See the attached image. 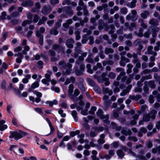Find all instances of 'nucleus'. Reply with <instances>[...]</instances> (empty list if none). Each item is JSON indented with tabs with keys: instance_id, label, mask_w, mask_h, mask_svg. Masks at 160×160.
Returning <instances> with one entry per match:
<instances>
[{
	"instance_id": "nucleus-1",
	"label": "nucleus",
	"mask_w": 160,
	"mask_h": 160,
	"mask_svg": "<svg viewBox=\"0 0 160 160\" xmlns=\"http://www.w3.org/2000/svg\"><path fill=\"white\" fill-rule=\"evenodd\" d=\"M58 67L62 70L63 75H68L72 70V65L69 63L66 64L64 61L62 60L59 62Z\"/></svg>"
},
{
	"instance_id": "nucleus-2",
	"label": "nucleus",
	"mask_w": 160,
	"mask_h": 160,
	"mask_svg": "<svg viewBox=\"0 0 160 160\" xmlns=\"http://www.w3.org/2000/svg\"><path fill=\"white\" fill-rule=\"evenodd\" d=\"M157 111L152 109L149 113L144 114L143 116V119L145 122H148L150 121V119H154L156 118V114L157 113Z\"/></svg>"
},
{
	"instance_id": "nucleus-3",
	"label": "nucleus",
	"mask_w": 160,
	"mask_h": 160,
	"mask_svg": "<svg viewBox=\"0 0 160 160\" xmlns=\"http://www.w3.org/2000/svg\"><path fill=\"white\" fill-rule=\"evenodd\" d=\"M103 111L101 109H99L96 112L97 116L103 120V122L107 124H109L110 121L108 120L109 116L108 115H104L103 114Z\"/></svg>"
},
{
	"instance_id": "nucleus-4",
	"label": "nucleus",
	"mask_w": 160,
	"mask_h": 160,
	"mask_svg": "<svg viewBox=\"0 0 160 160\" xmlns=\"http://www.w3.org/2000/svg\"><path fill=\"white\" fill-rule=\"evenodd\" d=\"M116 71L118 72H121L120 74L118 76L117 78V80H119L121 79L122 82H125L127 79V77L125 76L126 73L123 71V69L121 68H116Z\"/></svg>"
},
{
	"instance_id": "nucleus-5",
	"label": "nucleus",
	"mask_w": 160,
	"mask_h": 160,
	"mask_svg": "<svg viewBox=\"0 0 160 160\" xmlns=\"http://www.w3.org/2000/svg\"><path fill=\"white\" fill-rule=\"evenodd\" d=\"M143 153V151L142 150H141L138 153V154L140 155H137L131 149L129 150L128 154L132 156L138 158L139 160H144L145 159V156L142 155Z\"/></svg>"
},
{
	"instance_id": "nucleus-6",
	"label": "nucleus",
	"mask_w": 160,
	"mask_h": 160,
	"mask_svg": "<svg viewBox=\"0 0 160 160\" xmlns=\"http://www.w3.org/2000/svg\"><path fill=\"white\" fill-rule=\"evenodd\" d=\"M34 93L36 95L37 97L35 99L34 97L32 96H30L29 97V100L33 102H35L36 103H38L41 101V98L42 96V93L40 92L37 91H34Z\"/></svg>"
},
{
	"instance_id": "nucleus-7",
	"label": "nucleus",
	"mask_w": 160,
	"mask_h": 160,
	"mask_svg": "<svg viewBox=\"0 0 160 160\" xmlns=\"http://www.w3.org/2000/svg\"><path fill=\"white\" fill-rule=\"evenodd\" d=\"M137 12L135 10L131 11V13H129L126 17V19L128 20H131L132 21H136L138 18Z\"/></svg>"
},
{
	"instance_id": "nucleus-8",
	"label": "nucleus",
	"mask_w": 160,
	"mask_h": 160,
	"mask_svg": "<svg viewBox=\"0 0 160 160\" xmlns=\"http://www.w3.org/2000/svg\"><path fill=\"white\" fill-rule=\"evenodd\" d=\"M80 66L79 69H78L76 68V66H75L74 70V71L75 74L77 76H81L83 74V72L84 71L85 66L83 64H80Z\"/></svg>"
},
{
	"instance_id": "nucleus-9",
	"label": "nucleus",
	"mask_w": 160,
	"mask_h": 160,
	"mask_svg": "<svg viewBox=\"0 0 160 160\" xmlns=\"http://www.w3.org/2000/svg\"><path fill=\"white\" fill-rule=\"evenodd\" d=\"M103 93L104 95L103 97V99L104 101L109 100L108 96L111 95L113 93L112 91L111 90H109L108 88H103Z\"/></svg>"
},
{
	"instance_id": "nucleus-10",
	"label": "nucleus",
	"mask_w": 160,
	"mask_h": 160,
	"mask_svg": "<svg viewBox=\"0 0 160 160\" xmlns=\"http://www.w3.org/2000/svg\"><path fill=\"white\" fill-rule=\"evenodd\" d=\"M92 54H89L85 60L88 63H94L95 62H98L99 61V58L98 56H96L94 59L92 58Z\"/></svg>"
},
{
	"instance_id": "nucleus-11",
	"label": "nucleus",
	"mask_w": 160,
	"mask_h": 160,
	"mask_svg": "<svg viewBox=\"0 0 160 160\" xmlns=\"http://www.w3.org/2000/svg\"><path fill=\"white\" fill-rule=\"evenodd\" d=\"M109 27L110 28L111 30L109 31L108 33L109 34L111 35L112 41V42H114L117 37V35L116 34L113 33L115 28L114 25L112 24L110 25H109Z\"/></svg>"
},
{
	"instance_id": "nucleus-12",
	"label": "nucleus",
	"mask_w": 160,
	"mask_h": 160,
	"mask_svg": "<svg viewBox=\"0 0 160 160\" xmlns=\"http://www.w3.org/2000/svg\"><path fill=\"white\" fill-rule=\"evenodd\" d=\"M106 74V72H103L102 73V75L100 76H98L97 75H94L93 76L94 78L97 79L99 82L102 83L107 79V78L105 77Z\"/></svg>"
},
{
	"instance_id": "nucleus-13",
	"label": "nucleus",
	"mask_w": 160,
	"mask_h": 160,
	"mask_svg": "<svg viewBox=\"0 0 160 160\" xmlns=\"http://www.w3.org/2000/svg\"><path fill=\"white\" fill-rule=\"evenodd\" d=\"M63 12L70 17L73 14V11L71 8L69 6H65L62 7Z\"/></svg>"
},
{
	"instance_id": "nucleus-14",
	"label": "nucleus",
	"mask_w": 160,
	"mask_h": 160,
	"mask_svg": "<svg viewBox=\"0 0 160 160\" xmlns=\"http://www.w3.org/2000/svg\"><path fill=\"white\" fill-rule=\"evenodd\" d=\"M133 73L132 74H130L129 77L127 78V79L126 81V83L129 84L131 82L132 79L133 77L134 74H136L138 72V68L134 67L133 68Z\"/></svg>"
},
{
	"instance_id": "nucleus-15",
	"label": "nucleus",
	"mask_w": 160,
	"mask_h": 160,
	"mask_svg": "<svg viewBox=\"0 0 160 160\" xmlns=\"http://www.w3.org/2000/svg\"><path fill=\"white\" fill-rule=\"evenodd\" d=\"M10 135L9 138H14L16 140H18L21 138V137L19 133L17 132H10Z\"/></svg>"
},
{
	"instance_id": "nucleus-16",
	"label": "nucleus",
	"mask_w": 160,
	"mask_h": 160,
	"mask_svg": "<svg viewBox=\"0 0 160 160\" xmlns=\"http://www.w3.org/2000/svg\"><path fill=\"white\" fill-rule=\"evenodd\" d=\"M21 2H22L21 5L23 7L32 6L33 4V2L31 0H19Z\"/></svg>"
},
{
	"instance_id": "nucleus-17",
	"label": "nucleus",
	"mask_w": 160,
	"mask_h": 160,
	"mask_svg": "<svg viewBox=\"0 0 160 160\" xmlns=\"http://www.w3.org/2000/svg\"><path fill=\"white\" fill-rule=\"evenodd\" d=\"M52 10V8L49 5L44 6L42 10V13L44 15L48 14Z\"/></svg>"
},
{
	"instance_id": "nucleus-18",
	"label": "nucleus",
	"mask_w": 160,
	"mask_h": 160,
	"mask_svg": "<svg viewBox=\"0 0 160 160\" xmlns=\"http://www.w3.org/2000/svg\"><path fill=\"white\" fill-rule=\"evenodd\" d=\"M98 68H99L100 71H97L96 72V73L97 74L101 73V71H102L103 68L101 63L99 62L97 63L96 66L95 65L93 66V71H95L97 70Z\"/></svg>"
},
{
	"instance_id": "nucleus-19",
	"label": "nucleus",
	"mask_w": 160,
	"mask_h": 160,
	"mask_svg": "<svg viewBox=\"0 0 160 160\" xmlns=\"http://www.w3.org/2000/svg\"><path fill=\"white\" fill-rule=\"evenodd\" d=\"M129 62L130 60L128 58H126L124 56H121L119 63L120 66L124 67L126 65V63Z\"/></svg>"
},
{
	"instance_id": "nucleus-20",
	"label": "nucleus",
	"mask_w": 160,
	"mask_h": 160,
	"mask_svg": "<svg viewBox=\"0 0 160 160\" xmlns=\"http://www.w3.org/2000/svg\"><path fill=\"white\" fill-rule=\"evenodd\" d=\"M74 41L72 38H69L67 40L66 45L69 48H72L73 47Z\"/></svg>"
},
{
	"instance_id": "nucleus-21",
	"label": "nucleus",
	"mask_w": 160,
	"mask_h": 160,
	"mask_svg": "<svg viewBox=\"0 0 160 160\" xmlns=\"http://www.w3.org/2000/svg\"><path fill=\"white\" fill-rule=\"evenodd\" d=\"M36 35L37 37L39 38V43L40 45L42 46L43 42L42 35L38 31H36Z\"/></svg>"
},
{
	"instance_id": "nucleus-22",
	"label": "nucleus",
	"mask_w": 160,
	"mask_h": 160,
	"mask_svg": "<svg viewBox=\"0 0 160 160\" xmlns=\"http://www.w3.org/2000/svg\"><path fill=\"white\" fill-rule=\"evenodd\" d=\"M5 122V121L3 120L0 121V131H3L8 128L7 125L4 124Z\"/></svg>"
},
{
	"instance_id": "nucleus-23",
	"label": "nucleus",
	"mask_w": 160,
	"mask_h": 160,
	"mask_svg": "<svg viewBox=\"0 0 160 160\" xmlns=\"http://www.w3.org/2000/svg\"><path fill=\"white\" fill-rule=\"evenodd\" d=\"M80 81L81 82L78 83V87L80 89L81 92H85L86 90L85 87L82 83L83 82V80L82 78H80Z\"/></svg>"
},
{
	"instance_id": "nucleus-24",
	"label": "nucleus",
	"mask_w": 160,
	"mask_h": 160,
	"mask_svg": "<svg viewBox=\"0 0 160 160\" xmlns=\"http://www.w3.org/2000/svg\"><path fill=\"white\" fill-rule=\"evenodd\" d=\"M106 23L103 22L102 19H100L98 20V29L99 30H102Z\"/></svg>"
},
{
	"instance_id": "nucleus-25",
	"label": "nucleus",
	"mask_w": 160,
	"mask_h": 160,
	"mask_svg": "<svg viewBox=\"0 0 160 160\" xmlns=\"http://www.w3.org/2000/svg\"><path fill=\"white\" fill-rule=\"evenodd\" d=\"M58 28L56 27H53L50 31V34L51 35H57L58 33Z\"/></svg>"
},
{
	"instance_id": "nucleus-26",
	"label": "nucleus",
	"mask_w": 160,
	"mask_h": 160,
	"mask_svg": "<svg viewBox=\"0 0 160 160\" xmlns=\"http://www.w3.org/2000/svg\"><path fill=\"white\" fill-rule=\"evenodd\" d=\"M129 98L132 100L137 101L142 98V96L140 95H130L129 96Z\"/></svg>"
},
{
	"instance_id": "nucleus-27",
	"label": "nucleus",
	"mask_w": 160,
	"mask_h": 160,
	"mask_svg": "<svg viewBox=\"0 0 160 160\" xmlns=\"http://www.w3.org/2000/svg\"><path fill=\"white\" fill-rule=\"evenodd\" d=\"M143 92L142 93L143 97H145L147 95L149 94V88L146 85H144L143 87Z\"/></svg>"
},
{
	"instance_id": "nucleus-28",
	"label": "nucleus",
	"mask_w": 160,
	"mask_h": 160,
	"mask_svg": "<svg viewBox=\"0 0 160 160\" xmlns=\"http://www.w3.org/2000/svg\"><path fill=\"white\" fill-rule=\"evenodd\" d=\"M58 102L56 100L54 99L52 101H47L45 103L47 104H48L50 107H52L54 105H57L58 104Z\"/></svg>"
},
{
	"instance_id": "nucleus-29",
	"label": "nucleus",
	"mask_w": 160,
	"mask_h": 160,
	"mask_svg": "<svg viewBox=\"0 0 160 160\" xmlns=\"http://www.w3.org/2000/svg\"><path fill=\"white\" fill-rule=\"evenodd\" d=\"M105 136L104 134H101L100 135V138L98 140V142L99 144H102L105 142L104 138Z\"/></svg>"
},
{
	"instance_id": "nucleus-30",
	"label": "nucleus",
	"mask_w": 160,
	"mask_h": 160,
	"mask_svg": "<svg viewBox=\"0 0 160 160\" xmlns=\"http://www.w3.org/2000/svg\"><path fill=\"white\" fill-rule=\"evenodd\" d=\"M89 35L87 34H85L83 35L82 37V42L83 44H85L88 41L89 38Z\"/></svg>"
},
{
	"instance_id": "nucleus-31",
	"label": "nucleus",
	"mask_w": 160,
	"mask_h": 160,
	"mask_svg": "<svg viewBox=\"0 0 160 160\" xmlns=\"http://www.w3.org/2000/svg\"><path fill=\"white\" fill-rule=\"evenodd\" d=\"M152 94L157 98V101L160 102V93H159L157 90H154L152 92Z\"/></svg>"
},
{
	"instance_id": "nucleus-32",
	"label": "nucleus",
	"mask_w": 160,
	"mask_h": 160,
	"mask_svg": "<svg viewBox=\"0 0 160 160\" xmlns=\"http://www.w3.org/2000/svg\"><path fill=\"white\" fill-rule=\"evenodd\" d=\"M71 114L74 121L75 122H77L78 120V117L77 111L75 110H72L71 112Z\"/></svg>"
},
{
	"instance_id": "nucleus-33",
	"label": "nucleus",
	"mask_w": 160,
	"mask_h": 160,
	"mask_svg": "<svg viewBox=\"0 0 160 160\" xmlns=\"http://www.w3.org/2000/svg\"><path fill=\"white\" fill-rule=\"evenodd\" d=\"M121 132L122 134L125 136H127L128 135H130L132 133L130 129L126 130L125 129H122L121 130Z\"/></svg>"
},
{
	"instance_id": "nucleus-34",
	"label": "nucleus",
	"mask_w": 160,
	"mask_h": 160,
	"mask_svg": "<svg viewBox=\"0 0 160 160\" xmlns=\"http://www.w3.org/2000/svg\"><path fill=\"white\" fill-rule=\"evenodd\" d=\"M52 49L56 52H59L61 51L62 48L59 46L58 45L56 44H54L52 46Z\"/></svg>"
},
{
	"instance_id": "nucleus-35",
	"label": "nucleus",
	"mask_w": 160,
	"mask_h": 160,
	"mask_svg": "<svg viewBox=\"0 0 160 160\" xmlns=\"http://www.w3.org/2000/svg\"><path fill=\"white\" fill-rule=\"evenodd\" d=\"M84 60V58L82 56H79L77 60L75 63L79 65H80V64H83L82 62Z\"/></svg>"
},
{
	"instance_id": "nucleus-36",
	"label": "nucleus",
	"mask_w": 160,
	"mask_h": 160,
	"mask_svg": "<svg viewBox=\"0 0 160 160\" xmlns=\"http://www.w3.org/2000/svg\"><path fill=\"white\" fill-rule=\"evenodd\" d=\"M73 85L72 84H70L68 87V95L70 96L72 94L73 91Z\"/></svg>"
},
{
	"instance_id": "nucleus-37",
	"label": "nucleus",
	"mask_w": 160,
	"mask_h": 160,
	"mask_svg": "<svg viewBox=\"0 0 160 160\" xmlns=\"http://www.w3.org/2000/svg\"><path fill=\"white\" fill-rule=\"evenodd\" d=\"M152 152L154 154L157 153L158 154H160V145L153 148Z\"/></svg>"
},
{
	"instance_id": "nucleus-38",
	"label": "nucleus",
	"mask_w": 160,
	"mask_h": 160,
	"mask_svg": "<svg viewBox=\"0 0 160 160\" xmlns=\"http://www.w3.org/2000/svg\"><path fill=\"white\" fill-rule=\"evenodd\" d=\"M149 23L150 24L153 26H156L158 25V21L154 19H151L149 21Z\"/></svg>"
},
{
	"instance_id": "nucleus-39",
	"label": "nucleus",
	"mask_w": 160,
	"mask_h": 160,
	"mask_svg": "<svg viewBox=\"0 0 160 160\" xmlns=\"http://www.w3.org/2000/svg\"><path fill=\"white\" fill-rule=\"evenodd\" d=\"M47 20V17L45 16H43L41 19H40L38 23V25H41L43 24Z\"/></svg>"
},
{
	"instance_id": "nucleus-40",
	"label": "nucleus",
	"mask_w": 160,
	"mask_h": 160,
	"mask_svg": "<svg viewBox=\"0 0 160 160\" xmlns=\"http://www.w3.org/2000/svg\"><path fill=\"white\" fill-rule=\"evenodd\" d=\"M113 50L110 48H106L105 49L104 52L106 55L113 53Z\"/></svg>"
},
{
	"instance_id": "nucleus-41",
	"label": "nucleus",
	"mask_w": 160,
	"mask_h": 160,
	"mask_svg": "<svg viewBox=\"0 0 160 160\" xmlns=\"http://www.w3.org/2000/svg\"><path fill=\"white\" fill-rule=\"evenodd\" d=\"M149 15V12L148 11H145L141 13V17L144 19H146Z\"/></svg>"
},
{
	"instance_id": "nucleus-42",
	"label": "nucleus",
	"mask_w": 160,
	"mask_h": 160,
	"mask_svg": "<svg viewBox=\"0 0 160 160\" xmlns=\"http://www.w3.org/2000/svg\"><path fill=\"white\" fill-rule=\"evenodd\" d=\"M152 77V76L150 74L143 76L142 77L140 81L142 83L145 80L151 79Z\"/></svg>"
},
{
	"instance_id": "nucleus-43",
	"label": "nucleus",
	"mask_w": 160,
	"mask_h": 160,
	"mask_svg": "<svg viewBox=\"0 0 160 160\" xmlns=\"http://www.w3.org/2000/svg\"><path fill=\"white\" fill-rule=\"evenodd\" d=\"M36 8H33L32 10V11L33 12H37L38 11V10L40 9L41 8V5L38 2H37L35 4Z\"/></svg>"
},
{
	"instance_id": "nucleus-44",
	"label": "nucleus",
	"mask_w": 160,
	"mask_h": 160,
	"mask_svg": "<svg viewBox=\"0 0 160 160\" xmlns=\"http://www.w3.org/2000/svg\"><path fill=\"white\" fill-rule=\"evenodd\" d=\"M117 154L119 158L121 159L122 158L125 154L121 150H118L117 151Z\"/></svg>"
},
{
	"instance_id": "nucleus-45",
	"label": "nucleus",
	"mask_w": 160,
	"mask_h": 160,
	"mask_svg": "<svg viewBox=\"0 0 160 160\" xmlns=\"http://www.w3.org/2000/svg\"><path fill=\"white\" fill-rule=\"evenodd\" d=\"M93 89L94 91L98 94H101V90L100 88L97 85H95L93 87Z\"/></svg>"
},
{
	"instance_id": "nucleus-46",
	"label": "nucleus",
	"mask_w": 160,
	"mask_h": 160,
	"mask_svg": "<svg viewBox=\"0 0 160 160\" xmlns=\"http://www.w3.org/2000/svg\"><path fill=\"white\" fill-rule=\"evenodd\" d=\"M138 22L141 23V26L143 28L145 29L147 28V24L144 23L142 19H139Z\"/></svg>"
},
{
	"instance_id": "nucleus-47",
	"label": "nucleus",
	"mask_w": 160,
	"mask_h": 160,
	"mask_svg": "<svg viewBox=\"0 0 160 160\" xmlns=\"http://www.w3.org/2000/svg\"><path fill=\"white\" fill-rule=\"evenodd\" d=\"M147 109H148V107L146 105H142L141 107V111H138L137 112L139 114H141L144 112Z\"/></svg>"
},
{
	"instance_id": "nucleus-48",
	"label": "nucleus",
	"mask_w": 160,
	"mask_h": 160,
	"mask_svg": "<svg viewBox=\"0 0 160 160\" xmlns=\"http://www.w3.org/2000/svg\"><path fill=\"white\" fill-rule=\"evenodd\" d=\"M137 0H132L130 3L128 4V6L131 8H134L136 6Z\"/></svg>"
},
{
	"instance_id": "nucleus-49",
	"label": "nucleus",
	"mask_w": 160,
	"mask_h": 160,
	"mask_svg": "<svg viewBox=\"0 0 160 160\" xmlns=\"http://www.w3.org/2000/svg\"><path fill=\"white\" fill-rule=\"evenodd\" d=\"M127 67L128 68L127 70V72L128 74H129L132 72L133 65L131 64H128L127 65Z\"/></svg>"
},
{
	"instance_id": "nucleus-50",
	"label": "nucleus",
	"mask_w": 160,
	"mask_h": 160,
	"mask_svg": "<svg viewBox=\"0 0 160 160\" xmlns=\"http://www.w3.org/2000/svg\"><path fill=\"white\" fill-rule=\"evenodd\" d=\"M133 58L132 60V62L134 64H135L136 63L140 62L138 58L137 55L136 53L134 54Z\"/></svg>"
},
{
	"instance_id": "nucleus-51",
	"label": "nucleus",
	"mask_w": 160,
	"mask_h": 160,
	"mask_svg": "<svg viewBox=\"0 0 160 160\" xmlns=\"http://www.w3.org/2000/svg\"><path fill=\"white\" fill-rule=\"evenodd\" d=\"M111 104V101L110 100H108L104 101V105L106 108H108Z\"/></svg>"
},
{
	"instance_id": "nucleus-52",
	"label": "nucleus",
	"mask_w": 160,
	"mask_h": 160,
	"mask_svg": "<svg viewBox=\"0 0 160 160\" xmlns=\"http://www.w3.org/2000/svg\"><path fill=\"white\" fill-rule=\"evenodd\" d=\"M148 85L149 87L151 88H154L156 87L155 82L153 81H149L148 83Z\"/></svg>"
},
{
	"instance_id": "nucleus-53",
	"label": "nucleus",
	"mask_w": 160,
	"mask_h": 160,
	"mask_svg": "<svg viewBox=\"0 0 160 160\" xmlns=\"http://www.w3.org/2000/svg\"><path fill=\"white\" fill-rule=\"evenodd\" d=\"M94 130L99 132H102L104 129V128L102 126L96 127L93 128Z\"/></svg>"
},
{
	"instance_id": "nucleus-54",
	"label": "nucleus",
	"mask_w": 160,
	"mask_h": 160,
	"mask_svg": "<svg viewBox=\"0 0 160 160\" xmlns=\"http://www.w3.org/2000/svg\"><path fill=\"white\" fill-rule=\"evenodd\" d=\"M26 16L27 18L28 19V20H29L30 22H32V14L30 12H28L27 13Z\"/></svg>"
},
{
	"instance_id": "nucleus-55",
	"label": "nucleus",
	"mask_w": 160,
	"mask_h": 160,
	"mask_svg": "<svg viewBox=\"0 0 160 160\" xmlns=\"http://www.w3.org/2000/svg\"><path fill=\"white\" fill-rule=\"evenodd\" d=\"M97 152L95 150H93L92 151V155L91 156V158L92 160H96L98 158H96V155L97 154Z\"/></svg>"
},
{
	"instance_id": "nucleus-56",
	"label": "nucleus",
	"mask_w": 160,
	"mask_h": 160,
	"mask_svg": "<svg viewBox=\"0 0 160 160\" xmlns=\"http://www.w3.org/2000/svg\"><path fill=\"white\" fill-rule=\"evenodd\" d=\"M137 26L135 22H132L131 23L129 27V28L131 31H132L133 29Z\"/></svg>"
},
{
	"instance_id": "nucleus-57",
	"label": "nucleus",
	"mask_w": 160,
	"mask_h": 160,
	"mask_svg": "<svg viewBox=\"0 0 160 160\" xmlns=\"http://www.w3.org/2000/svg\"><path fill=\"white\" fill-rule=\"evenodd\" d=\"M80 32L78 31H76L75 32L76 36V40L77 41L79 40L81 38Z\"/></svg>"
},
{
	"instance_id": "nucleus-58",
	"label": "nucleus",
	"mask_w": 160,
	"mask_h": 160,
	"mask_svg": "<svg viewBox=\"0 0 160 160\" xmlns=\"http://www.w3.org/2000/svg\"><path fill=\"white\" fill-rule=\"evenodd\" d=\"M76 9L78 11L77 15L79 16L81 15L82 14V12L81 11L82 10V8L80 6H78Z\"/></svg>"
},
{
	"instance_id": "nucleus-59",
	"label": "nucleus",
	"mask_w": 160,
	"mask_h": 160,
	"mask_svg": "<svg viewBox=\"0 0 160 160\" xmlns=\"http://www.w3.org/2000/svg\"><path fill=\"white\" fill-rule=\"evenodd\" d=\"M80 132L78 130H77L75 131H72L70 132V135L72 137H74L76 134H79Z\"/></svg>"
},
{
	"instance_id": "nucleus-60",
	"label": "nucleus",
	"mask_w": 160,
	"mask_h": 160,
	"mask_svg": "<svg viewBox=\"0 0 160 160\" xmlns=\"http://www.w3.org/2000/svg\"><path fill=\"white\" fill-rule=\"evenodd\" d=\"M97 108L95 106H92L91 107V110L89 112V113L92 115H93L95 113V111L96 110Z\"/></svg>"
},
{
	"instance_id": "nucleus-61",
	"label": "nucleus",
	"mask_w": 160,
	"mask_h": 160,
	"mask_svg": "<svg viewBox=\"0 0 160 160\" xmlns=\"http://www.w3.org/2000/svg\"><path fill=\"white\" fill-rule=\"evenodd\" d=\"M39 86V83L38 82H35L32 84L31 85V88L32 89H35Z\"/></svg>"
},
{
	"instance_id": "nucleus-62",
	"label": "nucleus",
	"mask_w": 160,
	"mask_h": 160,
	"mask_svg": "<svg viewBox=\"0 0 160 160\" xmlns=\"http://www.w3.org/2000/svg\"><path fill=\"white\" fill-rule=\"evenodd\" d=\"M62 21V19H58L57 20V22L56 23L55 27H56L57 28L60 27L61 25Z\"/></svg>"
},
{
	"instance_id": "nucleus-63",
	"label": "nucleus",
	"mask_w": 160,
	"mask_h": 160,
	"mask_svg": "<svg viewBox=\"0 0 160 160\" xmlns=\"http://www.w3.org/2000/svg\"><path fill=\"white\" fill-rule=\"evenodd\" d=\"M86 68L87 69V72L90 74L93 73V70L91 68V65L90 64H88L86 65Z\"/></svg>"
},
{
	"instance_id": "nucleus-64",
	"label": "nucleus",
	"mask_w": 160,
	"mask_h": 160,
	"mask_svg": "<svg viewBox=\"0 0 160 160\" xmlns=\"http://www.w3.org/2000/svg\"><path fill=\"white\" fill-rule=\"evenodd\" d=\"M160 47V42L158 41L156 42V45L154 47V49L156 51H157L159 50Z\"/></svg>"
}]
</instances>
